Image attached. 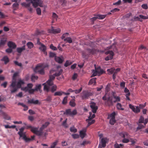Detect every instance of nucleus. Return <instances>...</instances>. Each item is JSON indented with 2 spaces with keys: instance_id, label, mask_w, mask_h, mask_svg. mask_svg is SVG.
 <instances>
[{
  "instance_id": "obj_55",
  "label": "nucleus",
  "mask_w": 148,
  "mask_h": 148,
  "mask_svg": "<svg viewBox=\"0 0 148 148\" xmlns=\"http://www.w3.org/2000/svg\"><path fill=\"white\" fill-rule=\"evenodd\" d=\"M137 140L136 139H133L130 138V142L131 143V145H133L136 142Z\"/></svg>"
},
{
  "instance_id": "obj_42",
  "label": "nucleus",
  "mask_w": 148,
  "mask_h": 148,
  "mask_svg": "<svg viewBox=\"0 0 148 148\" xmlns=\"http://www.w3.org/2000/svg\"><path fill=\"white\" fill-rule=\"evenodd\" d=\"M85 131L82 130L79 132V135L81 137L83 138L85 137Z\"/></svg>"
},
{
  "instance_id": "obj_22",
  "label": "nucleus",
  "mask_w": 148,
  "mask_h": 148,
  "mask_svg": "<svg viewBox=\"0 0 148 148\" xmlns=\"http://www.w3.org/2000/svg\"><path fill=\"white\" fill-rule=\"evenodd\" d=\"M25 49V45H24L21 47L17 48L16 49L17 51L19 53H21L23 50Z\"/></svg>"
},
{
  "instance_id": "obj_20",
  "label": "nucleus",
  "mask_w": 148,
  "mask_h": 148,
  "mask_svg": "<svg viewBox=\"0 0 148 148\" xmlns=\"http://www.w3.org/2000/svg\"><path fill=\"white\" fill-rule=\"evenodd\" d=\"M96 69L98 73V75L99 76L105 73V72L102 69H101L100 66L96 68Z\"/></svg>"
},
{
  "instance_id": "obj_39",
  "label": "nucleus",
  "mask_w": 148,
  "mask_h": 148,
  "mask_svg": "<svg viewBox=\"0 0 148 148\" xmlns=\"http://www.w3.org/2000/svg\"><path fill=\"white\" fill-rule=\"evenodd\" d=\"M3 118L4 119L8 120H10L11 119L10 117L8 115L4 112H3Z\"/></svg>"
},
{
  "instance_id": "obj_17",
  "label": "nucleus",
  "mask_w": 148,
  "mask_h": 148,
  "mask_svg": "<svg viewBox=\"0 0 148 148\" xmlns=\"http://www.w3.org/2000/svg\"><path fill=\"white\" fill-rule=\"evenodd\" d=\"M31 131L34 133L38 135H41V132L38 131V128L32 127V129H31Z\"/></svg>"
},
{
  "instance_id": "obj_2",
  "label": "nucleus",
  "mask_w": 148,
  "mask_h": 148,
  "mask_svg": "<svg viewBox=\"0 0 148 148\" xmlns=\"http://www.w3.org/2000/svg\"><path fill=\"white\" fill-rule=\"evenodd\" d=\"M48 67L49 65L47 64H42L37 66L34 69V71L35 73L43 75L45 73L44 69Z\"/></svg>"
},
{
  "instance_id": "obj_19",
  "label": "nucleus",
  "mask_w": 148,
  "mask_h": 148,
  "mask_svg": "<svg viewBox=\"0 0 148 148\" xmlns=\"http://www.w3.org/2000/svg\"><path fill=\"white\" fill-rule=\"evenodd\" d=\"M24 130V128L22 127L19 129V131L18 132V134L20 136L19 139L20 138L22 137L24 135H25V134L23 133V132Z\"/></svg>"
},
{
  "instance_id": "obj_50",
  "label": "nucleus",
  "mask_w": 148,
  "mask_h": 148,
  "mask_svg": "<svg viewBox=\"0 0 148 148\" xmlns=\"http://www.w3.org/2000/svg\"><path fill=\"white\" fill-rule=\"evenodd\" d=\"M67 98L68 97L66 96L63 99L62 101V103L63 104H66L67 101Z\"/></svg>"
},
{
  "instance_id": "obj_64",
  "label": "nucleus",
  "mask_w": 148,
  "mask_h": 148,
  "mask_svg": "<svg viewBox=\"0 0 148 148\" xmlns=\"http://www.w3.org/2000/svg\"><path fill=\"white\" fill-rule=\"evenodd\" d=\"M12 49L10 48L6 49L5 50L6 52L8 53H10L12 52Z\"/></svg>"
},
{
  "instance_id": "obj_11",
  "label": "nucleus",
  "mask_w": 148,
  "mask_h": 148,
  "mask_svg": "<svg viewBox=\"0 0 148 148\" xmlns=\"http://www.w3.org/2000/svg\"><path fill=\"white\" fill-rule=\"evenodd\" d=\"M62 71V69H60L58 73L56 72L55 74H53L52 75H50L49 79L53 81L55 78V77L58 76L60 75L61 74Z\"/></svg>"
},
{
  "instance_id": "obj_36",
  "label": "nucleus",
  "mask_w": 148,
  "mask_h": 148,
  "mask_svg": "<svg viewBox=\"0 0 148 148\" xmlns=\"http://www.w3.org/2000/svg\"><path fill=\"white\" fill-rule=\"evenodd\" d=\"M86 121L88 122V127L93 124L95 122V121L94 120H92V119H90L89 120H87V119H86Z\"/></svg>"
},
{
  "instance_id": "obj_32",
  "label": "nucleus",
  "mask_w": 148,
  "mask_h": 148,
  "mask_svg": "<svg viewBox=\"0 0 148 148\" xmlns=\"http://www.w3.org/2000/svg\"><path fill=\"white\" fill-rule=\"evenodd\" d=\"M56 61L59 63H62L63 61V58H61L60 57H57L55 58Z\"/></svg>"
},
{
  "instance_id": "obj_12",
  "label": "nucleus",
  "mask_w": 148,
  "mask_h": 148,
  "mask_svg": "<svg viewBox=\"0 0 148 148\" xmlns=\"http://www.w3.org/2000/svg\"><path fill=\"white\" fill-rule=\"evenodd\" d=\"M61 29L59 28L54 29L53 27H51V29L48 30V32L50 33L56 34L60 33Z\"/></svg>"
},
{
  "instance_id": "obj_29",
  "label": "nucleus",
  "mask_w": 148,
  "mask_h": 148,
  "mask_svg": "<svg viewBox=\"0 0 148 148\" xmlns=\"http://www.w3.org/2000/svg\"><path fill=\"white\" fill-rule=\"evenodd\" d=\"M108 49H112L113 51H117V49L116 47L115 44H113L112 45L110 46L107 47Z\"/></svg>"
},
{
  "instance_id": "obj_56",
  "label": "nucleus",
  "mask_w": 148,
  "mask_h": 148,
  "mask_svg": "<svg viewBox=\"0 0 148 148\" xmlns=\"http://www.w3.org/2000/svg\"><path fill=\"white\" fill-rule=\"evenodd\" d=\"M50 48L51 49L54 51L57 50V48L56 47L53 46V44H51L50 45Z\"/></svg>"
},
{
  "instance_id": "obj_3",
  "label": "nucleus",
  "mask_w": 148,
  "mask_h": 148,
  "mask_svg": "<svg viewBox=\"0 0 148 148\" xmlns=\"http://www.w3.org/2000/svg\"><path fill=\"white\" fill-rule=\"evenodd\" d=\"M31 1V3L33 4L34 8H36L38 6L40 7H42V1L41 0H27V1Z\"/></svg>"
},
{
  "instance_id": "obj_40",
  "label": "nucleus",
  "mask_w": 148,
  "mask_h": 148,
  "mask_svg": "<svg viewBox=\"0 0 148 148\" xmlns=\"http://www.w3.org/2000/svg\"><path fill=\"white\" fill-rule=\"evenodd\" d=\"M107 72L109 74H112L114 71V69L112 68L111 69H108L107 70Z\"/></svg>"
},
{
  "instance_id": "obj_18",
  "label": "nucleus",
  "mask_w": 148,
  "mask_h": 148,
  "mask_svg": "<svg viewBox=\"0 0 148 148\" xmlns=\"http://www.w3.org/2000/svg\"><path fill=\"white\" fill-rule=\"evenodd\" d=\"M8 45L9 48L12 49L15 48L16 47L15 44L11 41H9L8 43Z\"/></svg>"
},
{
  "instance_id": "obj_37",
  "label": "nucleus",
  "mask_w": 148,
  "mask_h": 148,
  "mask_svg": "<svg viewBox=\"0 0 148 148\" xmlns=\"http://www.w3.org/2000/svg\"><path fill=\"white\" fill-rule=\"evenodd\" d=\"M51 88V91L52 92H53L57 90V86L56 85H53Z\"/></svg>"
},
{
  "instance_id": "obj_45",
  "label": "nucleus",
  "mask_w": 148,
  "mask_h": 148,
  "mask_svg": "<svg viewBox=\"0 0 148 148\" xmlns=\"http://www.w3.org/2000/svg\"><path fill=\"white\" fill-rule=\"evenodd\" d=\"M38 78V77L35 76L34 74L32 75L31 77V80L32 82H34L36 80H37Z\"/></svg>"
},
{
  "instance_id": "obj_61",
  "label": "nucleus",
  "mask_w": 148,
  "mask_h": 148,
  "mask_svg": "<svg viewBox=\"0 0 148 148\" xmlns=\"http://www.w3.org/2000/svg\"><path fill=\"white\" fill-rule=\"evenodd\" d=\"M18 3L15 2L13 4V7L14 10H15L16 9L18 8Z\"/></svg>"
},
{
  "instance_id": "obj_48",
  "label": "nucleus",
  "mask_w": 148,
  "mask_h": 148,
  "mask_svg": "<svg viewBox=\"0 0 148 148\" xmlns=\"http://www.w3.org/2000/svg\"><path fill=\"white\" fill-rule=\"evenodd\" d=\"M116 121L115 119L111 118L110 120V123L112 125H114L116 123Z\"/></svg>"
},
{
  "instance_id": "obj_60",
  "label": "nucleus",
  "mask_w": 148,
  "mask_h": 148,
  "mask_svg": "<svg viewBox=\"0 0 148 148\" xmlns=\"http://www.w3.org/2000/svg\"><path fill=\"white\" fill-rule=\"evenodd\" d=\"M70 131L74 133H75L77 132V130L74 127H71L70 129Z\"/></svg>"
},
{
  "instance_id": "obj_24",
  "label": "nucleus",
  "mask_w": 148,
  "mask_h": 148,
  "mask_svg": "<svg viewBox=\"0 0 148 148\" xmlns=\"http://www.w3.org/2000/svg\"><path fill=\"white\" fill-rule=\"evenodd\" d=\"M106 138H103L101 139V144L102 147H103L106 146Z\"/></svg>"
},
{
  "instance_id": "obj_10",
  "label": "nucleus",
  "mask_w": 148,
  "mask_h": 148,
  "mask_svg": "<svg viewBox=\"0 0 148 148\" xmlns=\"http://www.w3.org/2000/svg\"><path fill=\"white\" fill-rule=\"evenodd\" d=\"M106 54H109L110 55L107 56L105 58L106 61H108L112 59L114 55V53L112 51H108L105 52Z\"/></svg>"
},
{
  "instance_id": "obj_4",
  "label": "nucleus",
  "mask_w": 148,
  "mask_h": 148,
  "mask_svg": "<svg viewBox=\"0 0 148 148\" xmlns=\"http://www.w3.org/2000/svg\"><path fill=\"white\" fill-rule=\"evenodd\" d=\"M47 85H46L45 83L42 84L44 86V90H46L47 92H48L49 91V86H52L53 85V82L52 81L48 79L46 82Z\"/></svg>"
},
{
  "instance_id": "obj_63",
  "label": "nucleus",
  "mask_w": 148,
  "mask_h": 148,
  "mask_svg": "<svg viewBox=\"0 0 148 148\" xmlns=\"http://www.w3.org/2000/svg\"><path fill=\"white\" fill-rule=\"evenodd\" d=\"M14 63L16 65H17L20 67L22 66V64L21 63H18L17 61H14Z\"/></svg>"
},
{
  "instance_id": "obj_62",
  "label": "nucleus",
  "mask_w": 148,
  "mask_h": 148,
  "mask_svg": "<svg viewBox=\"0 0 148 148\" xmlns=\"http://www.w3.org/2000/svg\"><path fill=\"white\" fill-rule=\"evenodd\" d=\"M144 121V118L142 116H141L139 120V123H143Z\"/></svg>"
},
{
  "instance_id": "obj_52",
  "label": "nucleus",
  "mask_w": 148,
  "mask_h": 148,
  "mask_svg": "<svg viewBox=\"0 0 148 148\" xmlns=\"http://www.w3.org/2000/svg\"><path fill=\"white\" fill-rule=\"evenodd\" d=\"M91 114H92V113L91 112L90 113V116L88 117V119H87V120H90V119H93V118H94L95 117V114H93L92 115V116H91Z\"/></svg>"
},
{
  "instance_id": "obj_38",
  "label": "nucleus",
  "mask_w": 148,
  "mask_h": 148,
  "mask_svg": "<svg viewBox=\"0 0 148 148\" xmlns=\"http://www.w3.org/2000/svg\"><path fill=\"white\" fill-rule=\"evenodd\" d=\"M96 77L92 78L90 80L89 84H95L96 83Z\"/></svg>"
},
{
  "instance_id": "obj_49",
  "label": "nucleus",
  "mask_w": 148,
  "mask_h": 148,
  "mask_svg": "<svg viewBox=\"0 0 148 148\" xmlns=\"http://www.w3.org/2000/svg\"><path fill=\"white\" fill-rule=\"evenodd\" d=\"M72 64V63L69 60H67L64 64V66L66 67H67L68 66L71 64Z\"/></svg>"
},
{
  "instance_id": "obj_41",
  "label": "nucleus",
  "mask_w": 148,
  "mask_h": 148,
  "mask_svg": "<svg viewBox=\"0 0 148 148\" xmlns=\"http://www.w3.org/2000/svg\"><path fill=\"white\" fill-rule=\"evenodd\" d=\"M27 45L28 48L30 49L34 47V44L33 43L31 42H29L27 43Z\"/></svg>"
},
{
  "instance_id": "obj_8",
  "label": "nucleus",
  "mask_w": 148,
  "mask_h": 148,
  "mask_svg": "<svg viewBox=\"0 0 148 148\" xmlns=\"http://www.w3.org/2000/svg\"><path fill=\"white\" fill-rule=\"evenodd\" d=\"M119 135L120 136L124 138L122 140L123 143H127L129 142V140L128 139L125 138V137H127L128 136V134L125 132H122L120 133Z\"/></svg>"
},
{
  "instance_id": "obj_9",
  "label": "nucleus",
  "mask_w": 148,
  "mask_h": 148,
  "mask_svg": "<svg viewBox=\"0 0 148 148\" xmlns=\"http://www.w3.org/2000/svg\"><path fill=\"white\" fill-rule=\"evenodd\" d=\"M90 107L92 109V112L95 113L98 109V106H96V103L93 102L91 101L90 103Z\"/></svg>"
},
{
  "instance_id": "obj_6",
  "label": "nucleus",
  "mask_w": 148,
  "mask_h": 148,
  "mask_svg": "<svg viewBox=\"0 0 148 148\" xmlns=\"http://www.w3.org/2000/svg\"><path fill=\"white\" fill-rule=\"evenodd\" d=\"M82 56L83 58H86L87 56L90 54H93L95 53V50L94 49H88L87 51L82 52Z\"/></svg>"
},
{
  "instance_id": "obj_46",
  "label": "nucleus",
  "mask_w": 148,
  "mask_h": 148,
  "mask_svg": "<svg viewBox=\"0 0 148 148\" xmlns=\"http://www.w3.org/2000/svg\"><path fill=\"white\" fill-rule=\"evenodd\" d=\"M41 84H39L38 85H36V87L34 89L35 91H38V90H39L40 92H41V91L40 90V89L41 88Z\"/></svg>"
},
{
  "instance_id": "obj_59",
  "label": "nucleus",
  "mask_w": 148,
  "mask_h": 148,
  "mask_svg": "<svg viewBox=\"0 0 148 148\" xmlns=\"http://www.w3.org/2000/svg\"><path fill=\"white\" fill-rule=\"evenodd\" d=\"M141 7L143 8L144 9H147L148 8V6L146 4H144L142 5Z\"/></svg>"
},
{
  "instance_id": "obj_31",
  "label": "nucleus",
  "mask_w": 148,
  "mask_h": 148,
  "mask_svg": "<svg viewBox=\"0 0 148 148\" xmlns=\"http://www.w3.org/2000/svg\"><path fill=\"white\" fill-rule=\"evenodd\" d=\"M22 138V139L24 140L26 142H29L31 140V139L30 138H27L25 135H24Z\"/></svg>"
},
{
  "instance_id": "obj_1",
  "label": "nucleus",
  "mask_w": 148,
  "mask_h": 148,
  "mask_svg": "<svg viewBox=\"0 0 148 148\" xmlns=\"http://www.w3.org/2000/svg\"><path fill=\"white\" fill-rule=\"evenodd\" d=\"M102 99L106 101L105 105L108 106H110L113 104V103L119 102L120 101V98L119 97L115 95L114 94L112 96H109L107 97V94H106L102 97Z\"/></svg>"
},
{
  "instance_id": "obj_53",
  "label": "nucleus",
  "mask_w": 148,
  "mask_h": 148,
  "mask_svg": "<svg viewBox=\"0 0 148 148\" xmlns=\"http://www.w3.org/2000/svg\"><path fill=\"white\" fill-rule=\"evenodd\" d=\"M89 143V142L88 141L84 140L81 144V145H82L84 146Z\"/></svg>"
},
{
  "instance_id": "obj_43",
  "label": "nucleus",
  "mask_w": 148,
  "mask_h": 148,
  "mask_svg": "<svg viewBox=\"0 0 148 148\" xmlns=\"http://www.w3.org/2000/svg\"><path fill=\"white\" fill-rule=\"evenodd\" d=\"M93 74H92L91 77H93L96 76L98 75V73L96 70V67H95V71L93 70L92 71Z\"/></svg>"
},
{
  "instance_id": "obj_15",
  "label": "nucleus",
  "mask_w": 148,
  "mask_h": 148,
  "mask_svg": "<svg viewBox=\"0 0 148 148\" xmlns=\"http://www.w3.org/2000/svg\"><path fill=\"white\" fill-rule=\"evenodd\" d=\"M31 3H32L31 2L29 3H21V4L23 6L27 8L29 11L32 12V9L30 7Z\"/></svg>"
},
{
  "instance_id": "obj_25",
  "label": "nucleus",
  "mask_w": 148,
  "mask_h": 148,
  "mask_svg": "<svg viewBox=\"0 0 148 148\" xmlns=\"http://www.w3.org/2000/svg\"><path fill=\"white\" fill-rule=\"evenodd\" d=\"M1 60L4 61L5 64H6L9 62V59L7 56H4L1 59Z\"/></svg>"
},
{
  "instance_id": "obj_33",
  "label": "nucleus",
  "mask_w": 148,
  "mask_h": 148,
  "mask_svg": "<svg viewBox=\"0 0 148 148\" xmlns=\"http://www.w3.org/2000/svg\"><path fill=\"white\" fill-rule=\"evenodd\" d=\"M63 93H64V92L62 91H57L54 93V96H61L63 94Z\"/></svg>"
},
{
  "instance_id": "obj_51",
  "label": "nucleus",
  "mask_w": 148,
  "mask_h": 148,
  "mask_svg": "<svg viewBox=\"0 0 148 148\" xmlns=\"http://www.w3.org/2000/svg\"><path fill=\"white\" fill-rule=\"evenodd\" d=\"M69 35V34L68 33H66L64 34L62 36L61 38L62 39H64L66 38L65 37L68 36Z\"/></svg>"
},
{
  "instance_id": "obj_47",
  "label": "nucleus",
  "mask_w": 148,
  "mask_h": 148,
  "mask_svg": "<svg viewBox=\"0 0 148 148\" xmlns=\"http://www.w3.org/2000/svg\"><path fill=\"white\" fill-rule=\"evenodd\" d=\"M116 107L118 109L123 110L124 109L122 107L121 104L119 103H118L116 105Z\"/></svg>"
},
{
  "instance_id": "obj_30",
  "label": "nucleus",
  "mask_w": 148,
  "mask_h": 148,
  "mask_svg": "<svg viewBox=\"0 0 148 148\" xmlns=\"http://www.w3.org/2000/svg\"><path fill=\"white\" fill-rule=\"evenodd\" d=\"M6 40L5 39H1L0 41V47L2 46H4L5 44Z\"/></svg>"
},
{
  "instance_id": "obj_16",
  "label": "nucleus",
  "mask_w": 148,
  "mask_h": 148,
  "mask_svg": "<svg viewBox=\"0 0 148 148\" xmlns=\"http://www.w3.org/2000/svg\"><path fill=\"white\" fill-rule=\"evenodd\" d=\"M130 109L132 110V111L135 113H137L140 112V110L139 107L136 106V108L130 104Z\"/></svg>"
},
{
  "instance_id": "obj_14",
  "label": "nucleus",
  "mask_w": 148,
  "mask_h": 148,
  "mask_svg": "<svg viewBox=\"0 0 148 148\" xmlns=\"http://www.w3.org/2000/svg\"><path fill=\"white\" fill-rule=\"evenodd\" d=\"M39 44H40V47L39 48V49L42 51L44 54H45V56L47 55V53L46 51L47 49L46 47L40 42H39Z\"/></svg>"
},
{
  "instance_id": "obj_35",
  "label": "nucleus",
  "mask_w": 148,
  "mask_h": 148,
  "mask_svg": "<svg viewBox=\"0 0 148 148\" xmlns=\"http://www.w3.org/2000/svg\"><path fill=\"white\" fill-rule=\"evenodd\" d=\"M64 41L69 43H71L72 42V40L70 37H66L64 39Z\"/></svg>"
},
{
  "instance_id": "obj_34",
  "label": "nucleus",
  "mask_w": 148,
  "mask_h": 148,
  "mask_svg": "<svg viewBox=\"0 0 148 148\" xmlns=\"http://www.w3.org/2000/svg\"><path fill=\"white\" fill-rule=\"evenodd\" d=\"M115 115L116 114L115 112H114L108 115V119L110 118L115 119Z\"/></svg>"
},
{
  "instance_id": "obj_13",
  "label": "nucleus",
  "mask_w": 148,
  "mask_h": 148,
  "mask_svg": "<svg viewBox=\"0 0 148 148\" xmlns=\"http://www.w3.org/2000/svg\"><path fill=\"white\" fill-rule=\"evenodd\" d=\"M10 87H12L13 88V90H11V93L15 92L17 90V88L16 85V81L15 80L12 82V84L10 86Z\"/></svg>"
},
{
  "instance_id": "obj_23",
  "label": "nucleus",
  "mask_w": 148,
  "mask_h": 148,
  "mask_svg": "<svg viewBox=\"0 0 148 148\" xmlns=\"http://www.w3.org/2000/svg\"><path fill=\"white\" fill-rule=\"evenodd\" d=\"M24 84V82L22 80H20L18 82L17 85V87L18 88H20L21 87L22 85Z\"/></svg>"
},
{
  "instance_id": "obj_5",
  "label": "nucleus",
  "mask_w": 148,
  "mask_h": 148,
  "mask_svg": "<svg viewBox=\"0 0 148 148\" xmlns=\"http://www.w3.org/2000/svg\"><path fill=\"white\" fill-rule=\"evenodd\" d=\"M77 113V110L76 109H74L72 111L71 109H69L66 110L64 114L67 116H73L76 115Z\"/></svg>"
},
{
  "instance_id": "obj_28",
  "label": "nucleus",
  "mask_w": 148,
  "mask_h": 148,
  "mask_svg": "<svg viewBox=\"0 0 148 148\" xmlns=\"http://www.w3.org/2000/svg\"><path fill=\"white\" fill-rule=\"evenodd\" d=\"M124 91L125 93L128 92V93L126 94L125 96L126 99L128 100H130V92H128L129 91V90L127 88H125Z\"/></svg>"
},
{
  "instance_id": "obj_27",
  "label": "nucleus",
  "mask_w": 148,
  "mask_h": 148,
  "mask_svg": "<svg viewBox=\"0 0 148 148\" xmlns=\"http://www.w3.org/2000/svg\"><path fill=\"white\" fill-rule=\"evenodd\" d=\"M69 105L72 107H75L76 105L75 103V99H71L69 102Z\"/></svg>"
},
{
  "instance_id": "obj_7",
  "label": "nucleus",
  "mask_w": 148,
  "mask_h": 148,
  "mask_svg": "<svg viewBox=\"0 0 148 148\" xmlns=\"http://www.w3.org/2000/svg\"><path fill=\"white\" fill-rule=\"evenodd\" d=\"M92 95V93L87 91H83L81 97L82 99H86Z\"/></svg>"
},
{
  "instance_id": "obj_44",
  "label": "nucleus",
  "mask_w": 148,
  "mask_h": 148,
  "mask_svg": "<svg viewBox=\"0 0 148 148\" xmlns=\"http://www.w3.org/2000/svg\"><path fill=\"white\" fill-rule=\"evenodd\" d=\"M45 32L43 31H40L39 30H37L36 31L35 35H39L41 34H45Z\"/></svg>"
},
{
  "instance_id": "obj_26",
  "label": "nucleus",
  "mask_w": 148,
  "mask_h": 148,
  "mask_svg": "<svg viewBox=\"0 0 148 148\" xmlns=\"http://www.w3.org/2000/svg\"><path fill=\"white\" fill-rule=\"evenodd\" d=\"M28 102L29 103H33L35 104H36L38 103L39 101L37 100L34 101V99H32L28 100Z\"/></svg>"
},
{
  "instance_id": "obj_57",
  "label": "nucleus",
  "mask_w": 148,
  "mask_h": 148,
  "mask_svg": "<svg viewBox=\"0 0 148 148\" xmlns=\"http://www.w3.org/2000/svg\"><path fill=\"white\" fill-rule=\"evenodd\" d=\"M58 141H56L55 142H53L51 145V148H55L56 146L57 145Z\"/></svg>"
},
{
  "instance_id": "obj_54",
  "label": "nucleus",
  "mask_w": 148,
  "mask_h": 148,
  "mask_svg": "<svg viewBox=\"0 0 148 148\" xmlns=\"http://www.w3.org/2000/svg\"><path fill=\"white\" fill-rule=\"evenodd\" d=\"M52 100L51 97L50 96H48L46 99L44 100L47 101L48 102L51 101Z\"/></svg>"
},
{
  "instance_id": "obj_58",
  "label": "nucleus",
  "mask_w": 148,
  "mask_h": 148,
  "mask_svg": "<svg viewBox=\"0 0 148 148\" xmlns=\"http://www.w3.org/2000/svg\"><path fill=\"white\" fill-rule=\"evenodd\" d=\"M82 90V88L81 87L78 90H74V92H75V93L76 94H77L80 93Z\"/></svg>"
},
{
  "instance_id": "obj_21",
  "label": "nucleus",
  "mask_w": 148,
  "mask_h": 148,
  "mask_svg": "<svg viewBox=\"0 0 148 148\" xmlns=\"http://www.w3.org/2000/svg\"><path fill=\"white\" fill-rule=\"evenodd\" d=\"M106 15H100L98 14L96 15L95 16H94L91 18H104L106 16Z\"/></svg>"
}]
</instances>
